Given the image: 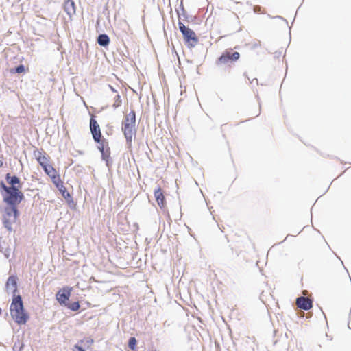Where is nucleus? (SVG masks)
Here are the masks:
<instances>
[{"label": "nucleus", "instance_id": "f257e3e1", "mask_svg": "<svg viewBox=\"0 0 351 351\" xmlns=\"http://www.w3.org/2000/svg\"><path fill=\"white\" fill-rule=\"evenodd\" d=\"M122 132L128 148L132 147L133 138L136 136V113L134 110L126 114L122 122Z\"/></svg>", "mask_w": 351, "mask_h": 351}, {"label": "nucleus", "instance_id": "f03ea898", "mask_svg": "<svg viewBox=\"0 0 351 351\" xmlns=\"http://www.w3.org/2000/svg\"><path fill=\"white\" fill-rule=\"evenodd\" d=\"M10 311L12 319L18 324H25L29 319V315L24 309L22 298L20 295L13 298Z\"/></svg>", "mask_w": 351, "mask_h": 351}, {"label": "nucleus", "instance_id": "7ed1b4c3", "mask_svg": "<svg viewBox=\"0 0 351 351\" xmlns=\"http://www.w3.org/2000/svg\"><path fill=\"white\" fill-rule=\"evenodd\" d=\"M1 187L5 191L3 200L9 206H17L23 200L24 196L19 187L7 186L3 182L1 183Z\"/></svg>", "mask_w": 351, "mask_h": 351}, {"label": "nucleus", "instance_id": "20e7f679", "mask_svg": "<svg viewBox=\"0 0 351 351\" xmlns=\"http://www.w3.org/2000/svg\"><path fill=\"white\" fill-rule=\"evenodd\" d=\"M18 215L16 206H9L5 208L3 213V223L8 230H12V225L16 221Z\"/></svg>", "mask_w": 351, "mask_h": 351}, {"label": "nucleus", "instance_id": "39448f33", "mask_svg": "<svg viewBox=\"0 0 351 351\" xmlns=\"http://www.w3.org/2000/svg\"><path fill=\"white\" fill-rule=\"evenodd\" d=\"M179 29L183 35L186 45L189 47H195L198 43V38L193 30L185 26L182 22H178Z\"/></svg>", "mask_w": 351, "mask_h": 351}, {"label": "nucleus", "instance_id": "423d86ee", "mask_svg": "<svg viewBox=\"0 0 351 351\" xmlns=\"http://www.w3.org/2000/svg\"><path fill=\"white\" fill-rule=\"evenodd\" d=\"M240 58L239 52L234 51L232 49L225 50L217 60V64H227L238 60Z\"/></svg>", "mask_w": 351, "mask_h": 351}, {"label": "nucleus", "instance_id": "0eeeda50", "mask_svg": "<svg viewBox=\"0 0 351 351\" xmlns=\"http://www.w3.org/2000/svg\"><path fill=\"white\" fill-rule=\"evenodd\" d=\"M90 130L93 138L96 143H100L101 141L106 140L102 138L100 126L93 115H92L90 119Z\"/></svg>", "mask_w": 351, "mask_h": 351}, {"label": "nucleus", "instance_id": "6e6552de", "mask_svg": "<svg viewBox=\"0 0 351 351\" xmlns=\"http://www.w3.org/2000/svg\"><path fill=\"white\" fill-rule=\"evenodd\" d=\"M34 155L42 167L50 162V156L43 149L34 150Z\"/></svg>", "mask_w": 351, "mask_h": 351}, {"label": "nucleus", "instance_id": "1a4fd4ad", "mask_svg": "<svg viewBox=\"0 0 351 351\" xmlns=\"http://www.w3.org/2000/svg\"><path fill=\"white\" fill-rule=\"evenodd\" d=\"M154 195L156 201L160 208L166 206L165 197L160 186H158L154 191Z\"/></svg>", "mask_w": 351, "mask_h": 351}, {"label": "nucleus", "instance_id": "9d476101", "mask_svg": "<svg viewBox=\"0 0 351 351\" xmlns=\"http://www.w3.org/2000/svg\"><path fill=\"white\" fill-rule=\"evenodd\" d=\"M296 305L298 308L307 311L312 308V300L308 298L299 297L296 300Z\"/></svg>", "mask_w": 351, "mask_h": 351}, {"label": "nucleus", "instance_id": "9b49d317", "mask_svg": "<svg viewBox=\"0 0 351 351\" xmlns=\"http://www.w3.org/2000/svg\"><path fill=\"white\" fill-rule=\"evenodd\" d=\"M99 144L98 149L101 152L104 158H108L110 154V148L108 147V143L106 140L102 141Z\"/></svg>", "mask_w": 351, "mask_h": 351}, {"label": "nucleus", "instance_id": "f8f14e48", "mask_svg": "<svg viewBox=\"0 0 351 351\" xmlns=\"http://www.w3.org/2000/svg\"><path fill=\"white\" fill-rule=\"evenodd\" d=\"M64 10L70 16L74 15L76 12L74 1L73 0H66L64 3Z\"/></svg>", "mask_w": 351, "mask_h": 351}, {"label": "nucleus", "instance_id": "ddd939ff", "mask_svg": "<svg viewBox=\"0 0 351 351\" xmlns=\"http://www.w3.org/2000/svg\"><path fill=\"white\" fill-rule=\"evenodd\" d=\"M7 182L13 187H20L19 178L15 176H11L9 173L6 175Z\"/></svg>", "mask_w": 351, "mask_h": 351}, {"label": "nucleus", "instance_id": "4468645a", "mask_svg": "<svg viewBox=\"0 0 351 351\" xmlns=\"http://www.w3.org/2000/svg\"><path fill=\"white\" fill-rule=\"evenodd\" d=\"M70 296V291L64 290L62 293L59 291L57 294V300L60 304H65Z\"/></svg>", "mask_w": 351, "mask_h": 351}, {"label": "nucleus", "instance_id": "2eb2a0df", "mask_svg": "<svg viewBox=\"0 0 351 351\" xmlns=\"http://www.w3.org/2000/svg\"><path fill=\"white\" fill-rule=\"evenodd\" d=\"M43 169L45 173L49 177L58 173L56 169L49 162L44 165Z\"/></svg>", "mask_w": 351, "mask_h": 351}, {"label": "nucleus", "instance_id": "dca6fc26", "mask_svg": "<svg viewBox=\"0 0 351 351\" xmlns=\"http://www.w3.org/2000/svg\"><path fill=\"white\" fill-rule=\"evenodd\" d=\"M97 43L101 46H107L110 43L109 37L106 34H101L97 38Z\"/></svg>", "mask_w": 351, "mask_h": 351}, {"label": "nucleus", "instance_id": "f3484780", "mask_svg": "<svg viewBox=\"0 0 351 351\" xmlns=\"http://www.w3.org/2000/svg\"><path fill=\"white\" fill-rule=\"evenodd\" d=\"M6 287L8 289L10 287H11L14 291L16 292L17 291L16 289V278L15 276H10L8 279Z\"/></svg>", "mask_w": 351, "mask_h": 351}, {"label": "nucleus", "instance_id": "a211bd4d", "mask_svg": "<svg viewBox=\"0 0 351 351\" xmlns=\"http://www.w3.org/2000/svg\"><path fill=\"white\" fill-rule=\"evenodd\" d=\"M50 178L51 179L52 182L56 186H58L59 184L63 182L60 178V175L58 173L50 176Z\"/></svg>", "mask_w": 351, "mask_h": 351}, {"label": "nucleus", "instance_id": "6ab92c4d", "mask_svg": "<svg viewBox=\"0 0 351 351\" xmlns=\"http://www.w3.org/2000/svg\"><path fill=\"white\" fill-rule=\"evenodd\" d=\"M59 191L61 193L62 195L66 198V197H69V193H66V187L64 186V183H61L58 186H56Z\"/></svg>", "mask_w": 351, "mask_h": 351}, {"label": "nucleus", "instance_id": "aec40b11", "mask_svg": "<svg viewBox=\"0 0 351 351\" xmlns=\"http://www.w3.org/2000/svg\"><path fill=\"white\" fill-rule=\"evenodd\" d=\"M122 104V100L121 99V96L119 95V94H117L116 96H115V98H114V103L112 104V106L116 108H118L119 106H121Z\"/></svg>", "mask_w": 351, "mask_h": 351}, {"label": "nucleus", "instance_id": "412c9836", "mask_svg": "<svg viewBox=\"0 0 351 351\" xmlns=\"http://www.w3.org/2000/svg\"><path fill=\"white\" fill-rule=\"evenodd\" d=\"M137 341L135 337H131L128 341V347L133 351L136 350Z\"/></svg>", "mask_w": 351, "mask_h": 351}, {"label": "nucleus", "instance_id": "4be33fe9", "mask_svg": "<svg viewBox=\"0 0 351 351\" xmlns=\"http://www.w3.org/2000/svg\"><path fill=\"white\" fill-rule=\"evenodd\" d=\"M67 306L69 309H71L73 311H77L80 307L79 302H75L69 304H67Z\"/></svg>", "mask_w": 351, "mask_h": 351}, {"label": "nucleus", "instance_id": "5701e85b", "mask_svg": "<svg viewBox=\"0 0 351 351\" xmlns=\"http://www.w3.org/2000/svg\"><path fill=\"white\" fill-rule=\"evenodd\" d=\"M254 12L256 14H264L265 10L259 5H255L253 8Z\"/></svg>", "mask_w": 351, "mask_h": 351}, {"label": "nucleus", "instance_id": "b1692460", "mask_svg": "<svg viewBox=\"0 0 351 351\" xmlns=\"http://www.w3.org/2000/svg\"><path fill=\"white\" fill-rule=\"evenodd\" d=\"M93 341L91 339L87 338L86 339H83L80 341L81 343H86L87 344V346L89 347L92 345Z\"/></svg>", "mask_w": 351, "mask_h": 351}, {"label": "nucleus", "instance_id": "393cba45", "mask_svg": "<svg viewBox=\"0 0 351 351\" xmlns=\"http://www.w3.org/2000/svg\"><path fill=\"white\" fill-rule=\"evenodd\" d=\"M16 73H21L25 71V67L23 65H19L15 69Z\"/></svg>", "mask_w": 351, "mask_h": 351}, {"label": "nucleus", "instance_id": "a878e982", "mask_svg": "<svg viewBox=\"0 0 351 351\" xmlns=\"http://www.w3.org/2000/svg\"><path fill=\"white\" fill-rule=\"evenodd\" d=\"M72 351H85L81 346L75 345Z\"/></svg>", "mask_w": 351, "mask_h": 351}, {"label": "nucleus", "instance_id": "bb28decb", "mask_svg": "<svg viewBox=\"0 0 351 351\" xmlns=\"http://www.w3.org/2000/svg\"><path fill=\"white\" fill-rule=\"evenodd\" d=\"M110 88L112 92L116 93L117 94V91L112 86H110Z\"/></svg>", "mask_w": 351, "mask_h": 351}, {"label": "nucleus", "instance_id": "cd10ccee", "mask_svg": "<svg viewBox=\"0 0 351 351\" xmlns=\"http://www.w3.org/2000/svg\"><path fill=\"white\" fill-rule=\"evenodd\" d=\"M152 351H156V350H152Z\"/></svg>", "mask_w": 351, "mask_h": 351}]
</instances>
